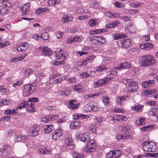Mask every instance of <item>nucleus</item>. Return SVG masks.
<instances>
[{
    "label": "nucleus",
    "instance_id": "obj_38",
    "mask_svg": "<svg viewBox=\"0 0 158 158\" xmlns=\"http://www.w3.org/2000/svg\"><path fill=\"white\" fill-rule=\"evenodd\" d=\"M41 120L44 122H50L52 121V117L47 116L41 118Z\"/></svg>",
    "mask_w": 158,
    "mask_h": 158
},
{
    "label": "nucleus",
    "instance_id": "obj_53",
    "mask_svg": "<svg viewBox=\"0 0 158 158\" xmlns=\"http://www.w3.org/2000/svg\"><path fill=\"white\" fill-rule=\"evenodd\" d=\"M66 118L65 117H64L61 118L59 119L56 121V122L58 123H65L66 121Z\"/></svg>",
    "mask_w": 158,
    "mask_h": 158
},
{
    "label": "nucleus",
    "instance_id": "obj_5",
    "mask_svg": "<svg viewBox=\"0 0 158 158\" xmlns=\"http://www.w3.org/2000/svg\"><path fill=\"white\" fill-rule=\"evenodd\" d=\"M35 89V85L32 84H28L24 86L23 95L25 97L28 96L32 94Z\"/></svg>",
    "mask_w": 158,
    "mask_h": 158
},
{
    "label": "nucleus",
    "instance_id": "obj_31",
    "mask_svg": "<svg viewBox=\"0 0 158 158\" xmlns=\"http://www.w3.org/2000/svg\"><path fill=\"white\" fill-rule=\"evenodd\" d=\"M27 106H26V109L27 111L29 112H32L34 110V104L32 103L28 104L27 105Z\"/></svg>",
    "mask_w": 158,
    "mask_h": 158
},
{
    "label": "nucleus",
    "instance_id": "obj_61",
    "mask_svg": "<svg viewBox=\"0 0 158 158\" xmlns=\"http://www.w3.org/2000/svg\"><path fill=\"white\" fill-rule=\"evenodd\" d=\"M39 101V99L37 98H29L28 99V101L32 103V102H37Z\"/></svg>",
    "mask_w": 158,
    "mask_h": 158
},
{
    "label": "nucleus",
    "instance_id": "obj_8",
    "mask_svg": "<svg viewBox=\"0 0 158 158\" xmlns=\"http://www.w3.org/2000/svg\"><path fill=\"white\" fill-rule=\"evenodd\" d=\"M8 0H4L3 1V4L5 6L2 8L0 10V13L2 15H4L9 12L10 8V3Z\"/></svg>",
    "mask_w": 158,
    "mask_h": 158
},
{
    "label": "nucleus",
    "instance_id": "obj_41",
    "mask_svg": "<svg viewBox=\"0 0 158 158\" xmlns=\"http://www.w3.org/2000/svg\"><path fill=\"white\" fill-rule=\"evenodd\" d=\"M106 66L102 65L97 68L96 71L98 72L105 71L106 70Z\"/></svg>",
    "mask_w": 158,
    "mask_h": 158
},
{
    "label": "nucleus",
    "instance_id": "obj_36",
    "mask_svg": "<svg viewBox=\"0 0 158 158\" xmlns=\"http://www.w3.org/2000/svg\"><path fill=\"white\" fill-rule=\"evenodd\" d=\"M98 36H92L90 38L89 40L94 44H97L98 43Z\"/></svg>",
    "mask_w": 158,
    "mask_h": 158
},
{
    "label": "nucleus",
    "instance_id": "obj_56",
    "mask_svg": "<svg viewBox=\"0 0 158 158\" xmlns=\"http://www.w3.org/2000/svg\"><path fill=\"white\" fill-rule=\"evenodd\" d=\"M114 6L117 7L122 8L124 7V5L119 2L115 1L114 3Z\"/></svg>",
    "mask_w": 158,
    "mask_h": 158
},
{
    "label": "nucleus",
    "instance_id": "obj_7",
    "mask_svg": "<svg viewBox=\"0 0 158 158\" xmlns=\"http://www.w3.org/2000/svg\"><path fill=\"white\" fill-rule=\"evenodd\" d=\"M119 46L124 48H127L131 45V40L130 39H122L118 43Z\"/></svg>",
    "mask_w": 158,
    "mask_h": 158
},
{
    "label": "nucleus",
    "instance_id": "obj_2",
    "mask_svg": "<svg viewBox=\"0 0 158 158\" xmlns=\"http://www.w3.org/2000/svg\"><path fill=\"white\" fill-rule=\"evenodd\" d=\"M121 82L124 84L128 89V93L136 91L138 88V85L136 82L130 79L124 78Z\"/></svg>",
    "mask_w": 158,
    "mask_h": 158
},
{
    "label": "nucleus",
    "instance_id": "obj_4",
    "mask_svg": "<svg viewBox=\"0 0 158 158\" xmlns=\"http://www.w3.org/2000/svg\"><path fill=\"white\" fill-rule=\"evenodd\" d=\"M143 148L144 151L146 152H154L155 151L156 145L153 142H143L142 143Z\"/></svg>",
    "mask_w": 158,
    "mask_h": 158
},
{
    "label": "nucleus",
    "instance_id": "obj_27",
    "mask_svg": "<svg viewBox=\"0 0 158 158\" xmlns=\"http://www.w3.org/2000/svg\"><path fill=\"white\" fill-rule=\"evenodd\" d=\"M127 35L125 34H114L113 35V37L115 40H118L122 38H126L127 37Z\"/></svg>",
    "mask_w": 158,
    "mask_h": 158
},
{
    "label": "nucleus",
    "instance_id": "obj_58",
    "mask_svg": "<svg viewBox=\"0 0 158 158\" xmlns=\"http://www.w3.org/2000/svg\"><path fill=\"white\" fill-rule=\"evenodd\" d=\"M65 96L69 95L71 94V89L69 88H66L64 91Z\"/></svg>",
    "mask_w": 158,
    "mask_h": 158
},
{
    "label": "nucleus",
    "instance_id": "obj_23",
    "mask_svg": "<svg viewBox=\"0 0 158 158\" xmlns=\"http://www.w3.org/2000/svg\"><path fill=\"white\" fill-rule=\"evenodd\" d=\"M154 83V81L153 80L144 81L142 83V86L145 88H148L150 87L151 84Z\"/></svg>",
    "mask_w": 158,
    "mask_h": 158
},
{
    "label": "nucleus",
    "instance_id": "obj_1",
    "mask_svg": "<svg viewBox=\"0 0 158 158\" xmlns=\"http://www.w3.org/2000/svg\"><path fill=\"white\" fill-rule=\"evenodd\" d=\"M77 136L79 140L85 143H87L86 146L84 149L85 151L90 153L94 151L95 144L93 140H90L88 133L86 132L84 134H78Z\"/></svg>",
    "mask_w": 158,
    "mask_h": 158
},
{
    "label": "nucleus",
    "instance_id": "obj_16",
    "mask_svg": "<svg viewBox=\"0 0 158 158\" xmlns=\"http://www.w3.org/2000/svg\"><path fill=\"white\" fill-rule=\"evenodd\" d=\"M73 118L74 120H83V119L86 118H88L89 116L88 115L81 114H75L73 115Z\"/></svg>",
    "mask_w": 158,
    "mask_h": 158
},
{
    "label": "nucleus",
    "instance_id": "obj_28",
    "mask_svg": "<svg viewBox=\"0 0 158 158\" xmlns=\"http://www.w3.org/2000/svg\"><path fill=\"white\" fill-rule=\"evenodd\" d=\"M73 18L71 17L65 15L61 19V22L62 23H68L72 20Z\"/></svg>",
    "mask_w": 158,
    "mask_h": 158
},
{
    "label": "nucleus",
    "instance_id": "obj_42",
    "mask_svg": "<svg viewBox=\"0 0 158 158\" xmlns=\"http://www.w3.org/2000/svg\"><path fill=\"white\" fill-rule=\"evenodd\" d=\"M40 151L41 153L44 154H48L51 152V151L49 149L46 148H40Z\"/></svg>",
    "mask_w": 158,
    "mask_h": 158
},
{
    "label": "nucleus",
    "instance_id": "obj_26",
    "mask_svg": "<svg viewBox=\"0 0 158 158\" xmlns=\"http://www.w3.org/2000/svg\"><path fill=\"white\" fill-rule=\"evenodd\" d=\"M118 129L120 131H122L123 132H128L130 130V126L128 125L121 126L118 127Z\"/></svg>",
    "mask_w": 158,
    "mask_h": 158
},
{
    "label": "nucleus",
    "instance_id": "obj_47",
    "mask_svg": "<svg viewBox=\"0 0 158 158\" xmlns=\"http://www.w3.org/2000/svg\"><path fill=\"white\" fill-rule=\"evenodd\" d=\"M90 74L91 73L90 72H89V74L88 72L87 71L85 72L81 73L80 74V75L81 77L82 78H85L90 76Z\"/></svg>",
    "mask_w": 158,
    "mask_h": 158
},
{
    "label": "nucleus",
    "instance_id": "obj_14",
    "mask_svg": "<svg viewBox=\"0 0 158 158\" xmlns=\"http://www.w3.org/2000/svg\"><path fill=\"white\" fill-rule=\"evenodd\" d=\"M41 53L44 56H49L52 54L51 50L47 47L42 48H40Z\"/></svg>",
    "mask_w": 158,
    "mask_h": 158
},
{
    "label": "nucleus",
    "instance_id": "obj_44",
    "mask_svg": "<svg viewBox=\"0 0 158 158\" xmlns=\"http://www.w3.org/2000/svg\"><path fill=\"white\" fill-rule=\"evenodd\" d=\"M130 138V136L128 135L125 136L122 135H117L116 136V138L118 139H121L123 140L125 139H128Z\"/></svg>",
    "mask_w": 158,
    "mask_h": 158
},
{
    "label": "nucleus",
    "instance_id": "obj_43",
    "mask_svg": "<svg viewBox=\"0 0 158 158\" xmlns=\"http://www.w3.org/2000/svg\"><path fill=\"white\" fill-rule=\"evenodd\" d=\"M89 25L91 27H93L97 25L96 20L93 19H91L89 20L88 23Z\"/></svg>",
    "mask_w": 158,
    "mask_h": 158
},
{
    "label": "nucleus",
    "instance_id": "obj_34",
    "mask_svg": "<svg viewBox=\"0 0 158 158\" xmlns=\"http://www.w3.org/2000/svg\"><path fill=\"white\" fill-rule=\"evenodd\" d=\"M146 92L147 96L149 97H151L152 96H153L157 93L156 90L155 89L148 90V91H146Z\"/></svg>",
    "mask_w": 158,
    "mask_h": 158
},
{
    "label": "nucleus",
    "instance_id": "obj_10",
    "mask_svg": "<svg viewBox=\"0 0 158 158\" xmlns=\"http://www.w3.org/2000/svg\"><path fill=\"white\" fill-rule=\"evenodd\" d=\"M30 7V4L27 3L20 6V10L22 11V15H27L28 14Z\"/></svg>",
    "mask_w": 158,
    "mask_h": 158
},
{
    "label": "nucleus",
    "instance_id": "obj_49",
    "mask_svg": "<svg viewBox=\"0 0 158 158\" xmlns=\"http://www.w3.org/2000/svg\"><path fill=\"white\" fill-rule=\"evenodd\" d=\"M110 98L108 97H104L102 98V101L105 105L110 103Z\"/></svg>",
    "mask_w": 158,
    "mask_h": 158
},
{
    "label": "nucleus",
    "instance_id": "obj_59",
    "mask_svg": "<svg viewBox=\"0 0 158 158\" xmlns=\"http://www.w3.org/2000/svg\"><path fill=\"white\" fill-rule=\"evenodd\" d=\"M64 60H62L60 61H55L53 62V64L56 66H58L64 64Z\"/></svg>",
    "mask_w": 158,
    "mask_h": 158
},
{
    "label": "nucleus",
    "instance_id": "obj_57",
    "mask_svg": "<svg viewBox=\"0 0 158 158\" xmlns=\"http://www.w3.org/2000/svg\"><path fill=\"white\" fill-rule=\"evenodd\" d=\"M9 103V101H7L6 99L3 100L0 102V106L3 105H6Z\"/></svg>",
    "mask_w": 158,
    "mask_h": 158
},
{
    "label": "nucleus",
    "instance_id": "obj_46",
    "mask_svg": "<svg viewBox=\"0 0 158 158\" xmlns=\"http://www.w3.org/2000/svg\"><path fill=\"white\" fill-rule=\"evenodd\" d=\"M27 104V102L26 101L25 102H23L22 103L20 104L19 105L17 106V108L18 109H21L25 107H26V106Z\"/></svg>",
    "mask_w": 158,
    "mask_h": 158
},
{
    "label": "nucleus",
    "instance_id": "obj_32",
    "mask_svg": "<svg viewBox=\"0 0 158 158\" xmlns=\"http://www.w3.org/2000/svg\"><path fill=\"white\" fill-rule=\"evenodd\" d=\"M135 123L138 126L143 125L145 124L144 119L143 118H140L139 119L136 121Z\"/></svg>",
    "mask_w": 158,
    "mask_h": 158
},
{
    "label": "nucleus",
    "instance_id": "obj_9",
    "mask_svg": "<svg viewBox=\"0 0 158 158\" xmlns=\"http://www.w3.org/2000/svg\"><path fill=\"white\" fill-rule=\"evenodd\" d=\"M98 105L94 104L92 105H85L84 107V109L85 111L87 112H94L98 110Z\"/></svg>",
    "mask_w": 158,
    "mask_h": 158
},
{
    "label": "nucleus",
    "instance_id": "obj_24",
    "mask_svg": "<svg viewBox=\"0 0 158 158\" xmlns=\"http://www.w3.org/2000/svg\"><path fill=\"white\" fill-rule=\"evenodd\" d=\"M28 138L27 135H19L15 139V141L16 142H23L25 140H27Z\"/></svg>",
    "mask_w": 158,
    "mask_h": 158
},
{
    "label": "nucleus",
    "instance_id": "obj_6",
    "mask_svg": "<svg viewBox=\"0 0 158 158\" xmlns=\"http://www.w3.org/2000/svg\"><path fill=\"white\" fill-rule=\"evenodd\" d=\"M56 56L58 60H64L66 58L67 55V51L61 49H57L55 52Z\"/></svg>",
    "mask_w": 158,
    "mask_h": 158
},
{
    "label": "nucleus",
    "instance_id": "obj_13",
    "mask_svg": "<svg viewBox=\"0 0 158 158\" xmlns=\"http://www.w3.org/2000/svg\"><path fill=\"white\" fill-rule=\"evenodd\" d=\"M29 47V45L27 43H22L21 45L17 47L16 49L19 52L25 51L28 49Z\"/></svg>",
    "mask_w": 158,
    "mask_h": 158
},
{
    "label": "nucleus",
    "instance_id": "obj_55",
    "mask_svg": "<svg viewBox=\"0 0 158 158\" xmlns=\"http://www.w3.org/2000/svg\"><path fill=\"white\" fill-rule=\"evenodd\" d=\"M22 84V81L21 80H19L16 82L14 83L12 86L15 88H16L17 86H20Z\"/></svg>",
    "mask_w": 158,
    "mask_h": 158
},
{
    "label": "nucleus",
    "instance_id": "obj_15",
    "mask_svg": "<svg viewBox=\"0 0 158 158\" xmlns=\"http://www.w3.org/2000/svg\"><path fill=\"white\" fill-rule=\"evenodd\" d=\"M111 80V78H109V79H108V77L107 79H101L97 81H96L95 83L94 84V86L95 87H100L102 85H104L106 83H107L106 82L109 80Z\"/></svg>",
    "mask_w": 158,
    "mask_h": 158
},
{
    "label": "nucleus",
    "instance_id": "obj_30",
    "mask_svg": "<svg viewBox=\"0 0 158 158\" xmlns=\"http://www.w3.org/2000/svg\"><path fill=\"white\" fill-rule=\"evenodd\" d=\"M44 130L47 133H49L53 129V126L52 125H48L45 126L44 127Z\"/></svg>",
    "mask_w": 158,
    "mask_h": 158
},
{
    "label": "nucleus",
    "instance_id": "obj_18",
    "mask_svg": "<svg viewBox=\"0 0 158 158\" xmlns=\"http://www.w3.org/2000/svg\"><path fill=\"white\" fill-rule=\"evenodd\" d=\"M153 45L152 44L149 43H146L145 44H141L140 45V48L141 49H145L146 50L149 49L150 48L153 47Z\"/></svg>",
    "mask_w": 158,
    "mask_h": 158
},
{
    "label": "nucleus",
    "instance_id": "obj_22",
    "mask_svg": "<svg viewBox=\"0 0 158 158\" xmlns=\"http://www.w3.org/2000/svg\"><path fill=\"white\" fill-rule=\"evenodd\" d=\"M80 122L79 121H76L72 122L70 126L71 129L74 130L78 128L80 126Z\"/></svg>",
    "mask_w": 158,
    "mask_h": 158
},
{
    "label": "nucleus",
    "instance_id": "obj_25",
    "mask_svg": "<svg viewBox=\"0 0 158 158\" xmlns=\"http://www.w3.org/2000/svg\"><path fill=\"white\" fill-rule=\"evenodd\" d=\"M152 119L155 122L158 121V108H155L154 111L152 112Z\"/></svg>",
    "mask_w": 158,
    "mask_h": 158
},
{
    "label": "nucleus",
    "instance_id": "obj_20",
    "mask_svg": "<svg viewBox=\"0 0 158 158\" xmlns=\"http://www.w3.org/2000/svg\"><path fill=\"white\" fill-rule=\"evenodd\" d=\"M79 104V103H77L76 101L71 100L69 101L70 108L73 110L78 108Z\"/></svg>",
    "mask_w": 158,
    "mask_h": 158
},
{
    "label": "nucleus",
    "instance_id": "obj_17",
    "mask_svg": "<svg viewBox=\"0 0 158 158\" xmlns=\"http://www.w3.org/2000/svg\"><path fill=\"white\" fill-rule=\"evenodd\" d=\"M40 127L38 125H34L32 128V132L31 133L30 135L32 136H36L38 134V131L40 130Z\"/></svg>",
    "mask_w": 158,
    "mask_h": 158
},
{
    "label": "nucleus",
    "instance_id": "obj_19",
    "mask_svg": "<svg viewBox=\"0 0 158 158\" xmlns=\"http://www.w3.org/2000/svg\"><path fill=\"white\" fill-rule=\"evenodd\" d=\"M61 135V129H59L54 131L53 134L52 135V137L54 139H58L59 138Z\"/></svg>",
    "mask_w": 158,
    "mask_h": 158
},
{
    "label": "nucleus",
    "instance_id": "obj_52",
    "mask_svg": "<svg viewBox=\"0 0 158 158\" xmlns=\"http://www.w3.org/2000/svg\"><path fill=\"white\" fill-rule=\"evenodd\" d=\"M117 103L118 105H121V102L122 101H124L122 96L118 97H117L116 99Z\"/></svg>",
    "mask_w": 158,
    "mask_h": 158
},
{
    "label": "nucleus",
    "instance_id": "obj_48",
    "mask_svg": "<svg viewBox=\"0 0 158 158\" xmlns=\"http://www.w3.org/2000/svg\"><path fill=\"white\" fill-rule=\"evenodd\" d=\"M40 37L42 39L45 40L48 39V35L47 32H44L40 35Z\"/></svg>",
    "mask_w": 158,
    "mask_h": 158
},
{
    "label": "nucleus",
    "instance_id": "obj_45",
    "mask_svg": "<svg viewBox=\"0 0 158 158\" xmlns=\"http://www.w3.org/2000/svg\"><path fill=\"white\" fill-rule=\"evenodd\" d=\"M61 1V0H49L48 1V4L50 6H52L57 4Z\"/></svg>",
    "mask_w": 158,
    "mask_h": 158
},
{
    "label": "nucleus",
    "instance_id": "obj_35",
    "mask_svg": "<svg viewBox=\"0 0 158 158\" xmlns=\"http://www.w3.org/2000/svg\"><path fill=\"white\" fill-rule=\"evenodd\" d=\"M72 40H74V41L77 42H81L84 40V37L82 36H75L72 38Z\"/></svg>",
    "mask_w": 158,
    "mask_h": 158
},
{
    "label": "nucleus",
    "instance_id": "obj_3",
    "mask_svg": "<svg viewBox=\"0 0 158 158\" xmlns=\"http://www.w3.org/2000/svg\"><path fill=\"white\" fill-rule=\"evenodd\" d=\"M156 62V61L153 56L147 55L142 57L140 65L142 67H148L153 65Z\"/></svg>",
    "mask_w": 158,
    "mask_h": 158
},
{
    "label": "nucleus",
    "instance_id": "obj_54",
    "mask_svg": "<svg viewBox=\"0 0 158 158\" xmlns=\"http://www.w3.org/2000/svg\"><path fill=\"white\" fill-rule=\"evenodd\" d=\"M65 79V77H60L58 79L55 80L54 81V83L55 84H57L58 83H60L62 81Z\"/></svg>",
    "mask_w": 158,
    "mask_h": 158
},
{
    "label": "nucleus",
    "instance_id": "obj_50",
    "mask_svg": "<svg viewBox=\"0 0 158 158\" xmlns=\"http://www.w3.org/2000/svg\"><path fill=\"white\" fill-rule=\"evenodd\" d=\"M106 71L107 72V74L108 75H116L117 73V72L115 71H112L110 69H106Z\"/></svg>",
    "mask_w": 158,
    "mask_h": 158
},
{
    "label": "nucleus",
    "instance_id": "obj_33",
    "mask_svg": "<svg viewBox=\"0 0 158 158\" xmlns=\"http://www.w3.org/2000/svg\"><path fill=\"white\" fill-rule=\"evenodd\" d=\"M49 10L48 8L47 7L39 8L36 10V13L37 14H40L42 12L48 11Z\"/></svg>",
    "mask_w": 158,
    "mask_h": 158
},
{
    "label": "nucleus",
    "instance_id": "obj_39",
    "mask_svg": "<svg viewBox=\"0 0 158 158\" xmlns=\"http://www.w3.org/2000/svg\"><path fill=\"white\" fill-rule=\"evenodd\" d=\"M83 88L82 86L78 85H75L73 88V89L77 92H80L82 91Z\"/></svg>",
    "mask_w": 158,
    "mask_h": 158
},
{
    "label": "nucleus",
    "instance_id": "obj_64",
    "mask_svg": "<svg viewBox=\"0 0 158 158\" xmlns=\"http://www.w3.org/2000/svg\"><path fill=\"white\" fill-rule=\"evenodd\" d=\"M64 33L61 32H58L56 34V35L57 38H62Z\"/></svg>",
    "mask_w": 158,
    "mask_h": 158
},
{
    "label": "nucleus",
    "instance_id": "obj_40",
    "mask_svg": "<svg viewBox=\"0 0 158 158\" xmlns=\"http://www.w3.org/2000/svg\"><path fill=\"white\" fill-rule=\"evenodd\" d=\"M116 150L115 151H110L106 155V158H112L115 155Z\"/></svg>",
    "mask_w": 158,
    "mask_h": 158
},
{
    "label": "nucleus",
    "instance_id": "obj_21",
    "mask_svg": "<svg viewBox=\"0 0 158 158\" xmlns=\"http://www.w3.org/2000/svg\"><path fill=\"white\" fill-rule=\"evenodd\" d=\"M115 120L119 122L126 121L127 120V118L125 116L118 114L115 115Z\"/></svg>",
    "mask_w": 158,
    "mask_h": 158
},
{
    "label": "nucleus",
    "instance_id": "obj_51",
    "mask_svg": "<svg viewBox=\"0 0 158 158\" xmlns=\"http://www.w3.org/2000/svg\"><path fill=\"white\" fill-rule=\"evenodd\" d=\"M73 156L74 158H81L83 156V155L76 152H73Z\"/></svg>",
    "mask_w": 158,
    "mask_h": 158
},
{
    "label": "nucleus",
    "instance_id": "obj_12",
    "mask_svg": "<svg viewBox=\"0 0 158 158\" xmlns=\"http://www.w3.org/2000/svg\"><path fill=\"white\" fill-rule=\"evenodd\" d=\"M131 67V64L129 62H124L121 64H120L117 67H115L114 68L116 69H120L130 68Z\"/></svg>",
    "mask_w": 158,
    "mask_h": 158
},
{
    "label": "nucleus",
    "instance_id": "obj_11",
    "mask_svg": "<svg viewBox=\"0 0 158 158\" xmlns=\"http://www.w3.org/2000/svg\"><path fill=\"white\" fill-rule=\"evenodd\" d=\"M65 143L67 145V149L72 150L74 148V145L71 138L67 137L65 140Z\"/></svg>",
    "mask_w": 158,
    "mask_h": 158
},
{
    "label": "nucleus",
    "instance_id": "obj_63",
    "mask_svg": "<svg viewBox=\"0 0 158 158\" xmlns=\"http://www.w3.org/2000/svg\"><path fill=\"white\" fill-rule=\"evenodd\" d=\"M98 42H100L101 44H103L105 42V39L103 36L98 37Z\"/></svg>",
    "mask_w": 158,
    "mask_h": 158
},
{
    "label": "nucleus",
    "instance_id": "obj_60",
    "mask_svg": "<svg viewBox=\"0 0 158 158\" xmlns=\"http://www.w3.org/2000/svg\"><path fill=\"white\" fill-rule=\"evenodd\" d=\"M116 23H111L108 24L106 25V28H110L115 27L116 25Z\"/></svg>",
    "mask_w": 158,
    "mask_h": 158
},
{
    "label": "nucleus",
    "instance_id": "obj_29",
    "mask_svg": "<svg viewBox=\"0 0 158 158\" xmlns=\"http://www.w3.org/2000/svg\"><path fill=\"white\" fill-rule=\"evenodd\" d=\"M131 108L132 110H134L137 112H141L142 110L143 106L141 105H139L132 106Z\"/></svg>",
    "mask_w": 158,
    "mask_h": 158
},
{
    "label": "nucleus",
    "instance_id": "obj_62",
    "mask_svg": "<svg viewBox=\"0 0 158 158\" xmlns=\"http://www.w3.org/2000/svg\"><path fill=\"white\" fill-rule=\"evenodd\" d=\"M7 148V146L3 145L1 148L0 149V152H1V153L4 154V152L6 151V149Z\"/></svg>",
    "mask_w": 158,
    "mask_h": 158
},
{
    "label": "nucleus",
    "instance_id": "obj_37",
    "mask_svg": "<svg viewBox=\"0 0 158 158\" xmlns=\"http://www.w3.org/2000/svg\"><path fill=\"white\" fill-rule=\"evenodd\" d=\"M33 71L31 69H27L24 71V75L26 77H28L31 73H32Z\"/></svg>",
    "mask_w": 158,
    "mask_h": 158
}]
</instances>
